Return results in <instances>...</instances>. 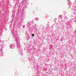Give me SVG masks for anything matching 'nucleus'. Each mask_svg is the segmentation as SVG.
<instances>
[{
    "label": "nucleus",
    "instance_id": "nucleus-1",
    "mask_svg": "<svg viewBox=\"0 0 76 76\" xmlns=\"http://www.w3.org/2000/svg\"><path fill=\"white\" fill-rule=\"evenodd\" d=\"M10 48H15V46L12 45H10Z\"/></svg>",
    "mask_w": 76,
    "mask_h": 76
},
{
    "label": "nucleus",
    "instance_id": "nucleus-2",
    "mask_svg": "<svg viewBox=\"0 0 76 76\" xmlns=\"http://www.w3.org/2000/svg\"><path fill=\"white\" fill-rule=\"evenodd\" d=\"M32 37H34V34H32Z\"/></svg>",
    "mask_w": 76,
    "mask_h": 76
},
{
    "label": "nucleus",
    "instance_id": "nucleus-3",
    "mask_svg": "<svg viewBox=\"0 0 76 76\" xmlns=\"http://www.w3.org/2000/svg\"><path fill=\"white\" fill-rule=\"evenodd\" d=\"M36 20H38V19H36Z\"/></svg>",
    "mask_w": 76,
    "mask_h": 76
},
{
    "label": "nucleus",
    "instance_id": "nucleus-4",
    "mask_svg": "<svg viewBox=\"0 0 76 76\" xmlns=\"http://www.w3.org/2000/svg\"><path fill=\"white\" fill-rule=\"evenodd\" d=\"M19 45V46H20V44H19V45Z\"/></svg>",
    "mask_w": 76,
    "mask_h": 76
},
{
    "label": "nucleus",
    "instance_id": "nucleus-5",
    "mask_svg": "<svg viewBox=\"0 0 76 76\" xmlns=\"http://www.w3.org/2000/svg\"><path fill=\"white\" fill-rule=\"evenodd\" d=\"M75 22H76V21H75Z\"/></svg>",
    "mask_w": 76,
    "mask_h": 76
},
{
    "label": "nucleus",
    "instance_id": "nucleus-6",
    "mask_svg": "<svg viewBox=\"0 0 76 76\" xmlns=\"http://www.w3.org/2000/svg\"><path fill=\"white\" fill-rule=\"evenodd\" d=\"M17 47H18V45H17Z\"/></svg>",
    "mask_w": 76,
    "mask_h": 76
}]
</instances>
